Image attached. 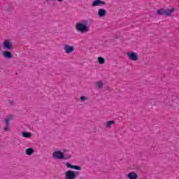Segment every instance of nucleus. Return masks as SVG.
<instances>
[{"mask_svg":"<svg viewBox=\"0 0 179 179\" xmlns=\"http://www.w3.org/2000/svg\"><path fill=\"white\" fill-rule=\"evenodd\" d=\"M2 47L3 50L10 51L13 48V43L9 39L4 40L2 43Z\"/></svg>","mask_w":179,"mask_h":179,"instance_id":"7ed1b4c3","label":"nucleus"},{"mask_svg":"<svg viewBox=\"0 0 179 179\" xmlns=\"http://www.w3.org/2000/svg\"><path fill=\"white\" fill-rule=\"evenodd\" d=\"M76 30L78 33H87L90 29L87 26V21L84 20L82 22H78L76 24Z\"/></svg>","mask_w":179,"mask_h":179,"instance_id":"f03ea898","label":"nucleus"},{"mask_svg":"<svg viewBox=\"0 0 179 179\" xmlns=\"http://www.w3.org/2000/svg\"><path fill=\"white\" fill-rule=\"evenodd\" d=\"M127 57L131 61H139V57H138V53L135 52H128Z\"/></svg>","mask_w":179,"mask_h":179,"instance_id":"0eeeda50","label":"nucleus"},{"mask_svg":"<svg viewBox=\"0 0 179 179\" xmlns=\"http://www.w3.org/2000/svg\"><path fill=\"white\" fill-rule=\"evenodd\" d=\"M25 153L27 156H31V155H33L34 153V150H33V148H27L25 150Z\"/></svg>","mask_w":179,"mask_h":179,"instance_id":"4468645a","label":"nucleus"},{"mask_svg":"<svg viewBox=\"0 0 179 179\" xmlns=\"http://www.w3.org/2000/svg\"><path fill=\"white\" fill-rule=\"evenodd\" d=\"M80 101H86V100H87V97L83 96L80 97Z\"/></svg>","mask_w":179,"mask_h":179,"instance_id":"aec40b11","label":"nucleus"},{"mask_svg":"<svg viewBox=\"0 0 179 179\" xmlns=\"http://www.w3.org/2000/svg\"><path fill=\"white\" fill-rule=\"evenodd\" d=\"M115 122L114 120L108 121L106 124V128H111V125H114Z\"/></svg>","mask_w":179,"mask_h":179,"instance_id":"2eb2a0df","label":"nucleus"},{"mask_svg":"<svg viewBox=\"0 0 179 179\" xmlns=\"http://www.w3.org/2000/svg\"><path fill=\"white\" fill-rule=\"evenodd\" d=\"M57 2H59V3H61V2H64V1H65V0H56Z\"/></svg>","mask_w":179,"mask_h":179,"instance_id":"412c9836","label":"nucleus"},{"mask_svg":"<svg viewBox=\"0 0 179 179\" xmlns=\"http://www.w3.org/2000/svg\"><path fill=\"white\" fill-rule=\"evenodd\" d=\"M52 156L55 160H69L71 157V155H65L64 152L59 150H55Z\"/></svg>","mask_w":179,"mask_h":179,"instance_id":"f257e3e1","label":"nucleus"},{"mask_svg":"<svg viewBox=\"0 0 179 179\" xmlns=\"http://www.w3.org/2000/svg\"><path fill=\"white\" fill-rule=\"evenodd\" d=\"M65 166H66V167H67V169H71L72 170H78V171L82 170V167H80V166L72 165L69 162L66 163Z\"/></svg>","mask_w":179,"mask_h":179,"instance_id":"1a4fd4ad","label":"nucleus"},{"mask_svg":"<svg viewBox=\"0 0 179 179\" xmlns=\"http://www.w3.org/2000/svg\"><path fill=\"white\" fill-rule=\"evenodd\" d=\"M22 136H23V138H31V133L22 132Z\"/></svg>","mask_w":179,"mask_h":179,"instance_id":"f3484780","label":"nucleus"},{"mask_svg":"<svg viewBox=\"0 0 179 179\" xmlns=\"http://www.w3.org/2000/svg\"><path fill=\"white\" fill-rule=\"evenodd\" d=\"M78 172L68 170L65 172V179H76Z\"/></svg>","mask_w":179,"mask_h":179,"instance_id":"20e7f679","label":"nucleus"},{"mask_svg":"<svg viewBox=\"0 0 179 179\" xmlns=\"http://www.w3.org/2000/svg\"><path fill=\"white\" fill-rule=\"evenodd\" d=\"M63 50L64 52L67 55L72 54L75 51V47L69 45L68 44L63 45Z\"/></svg>","mask_w":179,"mask_h":179,"instance_id":"39448f33","label":"nucleus"},{"mask_svg":"<svg viewBox=\"0 0 179 179\" xmlns=\"http://www.w3.org/2000/svg\"><path fill=\"white\" fill-rule=\"evenodd\" d=\"M2 56L3 57V58H6V59H12V58H13L12 52L8 50L2 52Z\"/></svg>","mask_w":179,"mask_h":179,"instance_id":"9d476101","label":"nucleus"},{"mask_svg":"<svg viewBox=\"0 0 179 179\" xmlns=\"http://www.w3.org/2000/svg\"><path fill=\"white\" fill-rule=\"evenodd\" d=\"M98 62L101 65H104V64H106V59L102 57H98Z\"/></svg>","mask_w":179,"mask_h":179,"instance_id":"dca6fc26","label":"nucleus"},{"mask_svg":"<svg viewBox=\"0 0 179 179\" xmlns=\"http://www.w3.org/2000/svg\"><path fill=\"white\" fill-rule=\"evenodd\" d=\"M129 179H138V174L136 172H130L127 174Z\"/></svg>","mask_w":179,"mask_h":179,"instance_id":"f8f14e48","label":"nucleus"},{"mask_svg":"<svg viewBox=\"0 0 179 179\" xmlns=\"http://www.w3.org/2000/svg\"><path fill=\"white\" fill-rule=\"evenodd\" d=\"M97 15L99 16V17H104L107 16V10L103 8H100L98 10Z\"/></svg>","mask_w":179,"mask_h":179,"instance_id":"9b49d317","label":"nucleus"},{"mask_svg":"<svg viewBox=\"0 0 179 179\" xmlns=\"http://www.w3.org/2000/svg\"><path fill=\"white\" fill-rule=\"evenodd\" d=\"M165 12H166V10H164V8H160L158 10L157 13L158 15H162V16H165Z\"/></svg>","mask_w":179,"mask_h":179,"instance_id":"6ab92c4d","label":"nucleus"},{"mask_svg":"<svg viewBox=\"0 0 179 179\" xmlns=\"http://www.w3.org/2000/svg\"><path fill=\"white\" fill-rule=\"evenodd\" d=\"M96 87L98 89H101V87H103V86H104L103 81H98V82H96Z\"/></svg>","mask_w":179,"mask_h":179,"instance_id":"a211bd4d","label":"nucleus"},{"mask_svg":"<svg viewBox=\"0 0 179 179\" xmlns=\"http://www.w3.org/2000/svg\"><path fill=\"white\" fill-rule=\"evenodd\" d=\"M13 117H12V116L9 117H6V119L3 120V122L5 123L4 127H3V131L4 132H8L9 131H10V124L9 122L13 120Z\"/></svg>","mask_w":179,"mask_h":179,"instance_id":"423d86ee","label":"nucleus"},{"mask_svg":"<svg viewBox=\"0 0 179 179\" xmlns=\"http://www.w3.org/2000/svg\"><path fill=\"white\" fill-rule=\"evenodd\" d=\"M107 3L102 0H94L92 3V8H96V6H101V5H106Z\"/></svg>","mask_w":179,"mask_h":179,"instance_id":"6e6552de","label":"nucleus"},{"mask_svg":"<svg viewBox=\"0 0 179 179\" xmlns=\"http://www.w3.org/2000/svg\"><path fill=\"white\" fill-rule=\"evenodd\" d=\"M10 104H13V101H9Z\"/></svg>","mask_w":179,"mask_h":179,"instance_id":"4be33fe9","label":"nucleus"},{"mask_svg":"<svg viewBox=\"0 0 179 179\" xmlns=\"http://www.w3.org/2000/svg\"><path fill=\"white\" fill-rule=\"evenodd\" d=\"M176 8H173L171 10L166 9L165 10V16H171V15L175 12Z\"/></svg>","mask_w":179,"mask_h":179,"instance_id":"ddd939ff","label":"nucleus"},{"mask_svg":"<svg viewBox=\"0 0 179 179\" xmlns=\"http://www.w3.org/2000/svg\"><path fill=\"white\" fill-rule=\"evenodd\" d=\"M46 1H51V0H46Z\"/></svg>","mask_w":179,"mask_h":179,"instance_id":"5701e85b","label":"nucleus"}]
</instances>
